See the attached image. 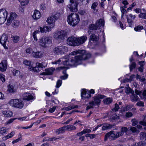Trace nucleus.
Segmentation results:
<instances>
[{
	"mask_svg": "<svg viewBox=\"0 0 146 146\" xmlns=\"http://www.w3.org/2000/svg\"><path fill=\"white\" fill-rule=\"evenodd\" d=\"M7 68V61L4 60L0 63V70L2 71H5Z\"/></svg>",
	"mask_w": 146,
	"mask_h": 146,
	"instance_id": "21",
	"label": "nucleus"
},
{
	"mask_svg": "<svg viewBox=\"0 0 146 146\" xmlns=\"http://www.w3.org/2000/svg\"><path fill=\"white\" fill-rule=\"evenodd\" d=\"M66 130H67V129L66 126H64L62 127L56 129L55 133L57 134H59L64 133Z\"/></svg>",
	"mask_w": 146,
	"mask_h": 146,
	"instance_id": "28",
	"label": "nucleus"
},
{
	"mask_svg": "<svg viewBox=\"0 0 146 146\" xmlns=\"http://www.w3.org/2000/svg\"><path fill=\"white\" fill-rule=\"evenodd\" d=\"M73 108L72 106H69L68 107L64 108L62 109V110H65L67 111L70 110L72 109H73Z\"/></svg>",
	"mask_w": 146,
	"mask_h": 146,
	"instance_id": "56",
	"label": "nucleus"
},
{
	"mask_svg": "<svg viewBox=\"0 0 146 146\" xmlns=\"http://www.w3.org/2000/svg\"><path fill=\"white\" fill-rule=\"evenodd\" d=\"M66 70L63 71L62 72L65 75L64 76H62L60 77V78L63 80L66 79L68 78V75L66 74Z\"/></svg>",
	"mask_w": 146,
	"mask_h": 146,
	"instance_id": "47",
	"label": "nucleus"
},
{
	"mask_svg": "<svg viewBox=\"0 0 146 146\" xmlns=\"http://www.w3.org/2000/svg\"><path fill=\"white\" fill-rule=\"evenodd\" d=\"M142 10L143 11L139 14L138 17L140 19L145 20L146 19V10L144 9H142Z\"/></svg>",
	"mask_w": 146,
	"mask_h": 146,
	"instance_id": "24",
	"label": "nucleus"
},
{
	"mask_svg": "<svg viewBox=\"0 0 146 146\" xmlns=\"http://www.w3.org/2000/svg\"><path fill=\"white\" fill-rule=\"evenodd\" d=\"M3 114L4 117H10L12 116L13 113L10 111H3Z\"/></svg>",
	"mask_w": 146,
	"mask_h": 146,
	"instance_id": "29",
	"label": "nucleus"
},
{
	"mask_svg": "<svg viewBox=\"0 0 146 146\" xmlns=\"http://www.w3.org/2000/svg\"><path fill=\"white\" fill-rule=\"evenodd\" d=\"M90 0H70V3L67 5V7L72 12H76L78 11L77 6L86 5L89 3Z\"/></svg>",
	"mask_w": 146,
	"mask_h": 146,
	"instance_id": "2",
	"label": "nucleus"
},
{
	"mask_svg": "<svg viewBox=\"0 0 146 146\" xmlns=\"http://www.w3.org/2000/svg\"><path fill=\"white\" fill-rule=\"evenodd\" d=\"M38 43L40 45L44 48H46V45L45 41L44 40V37H42L39 39Z\"/></svg>",
	"mask_w": 146,
	"mask_h": 146,
	"instance_id": "30",
	"label": "nucleus"
},
{
	"mask_svg": "<svg viewBox=\"0 0 146 146\" xmlns=\"http://www.w3.org/2000/svg\"><path fill=\"white\" fill-rule=\"evenodd\" d=\"M142 9H141L139 8H136L134 10V11L137 13H141L142 11Z\"/></svg>",
	"mask_w": 146,
	"mask_h": 146,
	"instance_id": "60",
	"label": "nucleus"
},
{
	"mask_svg": "<svg viewBox=\"0 0 146 146\" xmlns=\"http://www.w3.org/2000/svg\"><path fill=\"white\" fill-rule=\"evenodd\" d=\"M44 54V52L42 51H36L35 52L33 51L32 52V55L35 58H40L43 57Z\"/></svg>",
	"mask_w": 146,
	"mask_h": 146,
	"instance_id": "18",
	"label": "nucleus"
},
{
	"mask_svg": "<svg viewBox=\"0 0 146 146\" xmlns=\"http://www.w3.org/2000/svg\"><path fill=\"white\" fill-rule=\"evenodd\" d=\"M7 15V12L5 9L0 10V24H2L5 21Z\"/></svg>",
	"mask_w": 146,
	"mask_h": 146,
	"instance_id": "9",
	"label": "nucleus"
},
{
	"mask_svg": "<svg viewBox=\"0 0 146 146\" xmlns=\"http://www.w3.org/2000/svg\"><path fill=\"white\" fill-rule=\"evenodd\" d=\"M29 0H21V4L22 6H24L28 4Z\"/></svg>",
	"mask_w": 146,
	"mask_h": 146,
	"instance_id": "44",
	"label": "nucleus"
},
{
	"mask_svg": "<svg viewBox=\"0 0 146 146\" xmlns=\"http://www.w3.org/2000/svg\"><path fill=\"white\" fill-rule=\"evenodd\" d=\"M131 100L132 102H136L138 101V96L135 94L131 96Z\"/></svg>",
	"mask_w": 146,
	"mask_h": 146,
	"instance_id": "39",
	"label": "nucleus"
},
{
	"mask_svg": "<svg viewBox=\"0 0 146 146\" xmlns=\"http://www.w3.org/2000/svg\"><path fill=\"white\" fill-rule=\"evenodd\" d=\"M39 32V30H36L35 31H34L33 33V38L35 40L37 41V39L36 37V35Z\"/></svg>",
	"mask_w": 146,
	"mask_h": 146,
	"instance_id": "46",
	"label": "nucleus"
},
{
	"mask_svg": "<svg viewBox=\"0 0 146 146\" xmlns=\"http://www.w3.org/2000/svg\"><path fill=\"white\" fill-rule=\"evenodd\" d=\"M55 70V69L53 67L47 68L45 70V72H43L41 74L43 75H50L52 74L53 72Z\"/></svg>",
	"mask_w": 146,
	"mask_h": 146,
	"instance_id": "15",
	"label": "nucleus"
},
{
	"mask_svg": "<svg viewBox=\"0 0 146 146\" xmlns=\"http://www.w3.org/2000/svg\"><path fill=\"white\" fill-rule=\"evenodd\" d=\"M39 67L38 66L35 67H33L31 66L29 67L28 69L30 71H33L34 72H38L40 71V70L39 69Z\"/></svg>",
	"mask_w": 146,
	"mask_h": 146,
	"instance_id": "33",
	"label": "nucleus"
},
{
	"mask_svg": "<svg viewBox=\"0 0 146 146\" xmlns=\"http://www.w3.org/2000/svg\"><path fill=\"white\" fill-rule=\"evenodd\" d=\"M103 126L102 127V130H104L111 128L113 125H110L108 124H103Z\"/></svg>",
	"mask_w": 146,
	"mask_h": 146,
	"instance_id": "32",
	"label": "nucleus"
},
{
	"mask_svg": "<svg viewBox=\"0 0 146 146\" xmlns=\"http://www.w3.org/2000/svg\"><path fill=\"white\" fill-rule=\"evenodd\" d=\"M80 21L79 16L76 13L71 14L67 17V22L72 27L77 25Z\"/></svg>",
	"mask_w": 146,
	"mask_h": 146,
	"instance_id": "3",
	"label": "nucleus"
},
{
	"mask_svg": "<svg viewBox=\"0 0 146 146\" xmlns=\"http://www.w3.org/2000/svg\"><path fill=\"white\" fill-rule=\"evenodd\" d=\"M81 96L82 99H85L90 97L91 96V94H90L89 91L87 92L86 89H82L81 93Z\"/></svg>",
	"mask_w": 146,
	"mask_h": 146,
	"instance_id": "14",
	"label": "nucleus"
},
{
	"mask_svg": "<svg viewBox=\"0 0 146 146\" xmlns=\"http://www.w3.org/2000/svg\"><path fill=\"white\" fill-rule=\"evenodd\" d=\"M7 129L5 127H3L0 128V133L1 134H4L7 132Z\"/></svg>",
	"mask_w": 146,
	"mask_h": 146,
	"instance_id": "43",
	"label": "nucleus"
},
{
	"mask_svg": "<svg viewBox=\"0 0 146 146\" xmlns=\"http://www.w3.org/2000/svg\"><path fill=\"white\" fill-rule=\"evenodd\" d=\"M67 44L71 46H78L77 38L74 36L69 37L67 39Z\"/></svg>",
	"mask_w": 146,
	"mask_h": 146,
	"instance_id": "11",
	"label": "nucleus"
},
{
	"mask_svg": "<svg viewBox=\"0 0 146 146\" xmlns=\"http://www.w3.org/2000/svg\"><path fill=\"white\" fill-rule=\"evenodd\" d=\"M13 74L14 76H18L20 73V72L18 70H14L13 72Z\"/></svg>",
	"mask_w": 146,
	"mask_h": 146,
	"instance_id": "54",
	"label": "nucleus"
},
{
	"mask_svg": "<svg viewBox=\"0 0 146 146\" xmlns=\"http://www.w3.org/2000/svg\"><path fill=\"white\" fill-rule=\"evenodd\" d=\"M143 28V27L142 26H138L136 27H135L134 29V30L136 31H140Z\"/></svg>",
	"mask_w": 146,
	"mask_h": 146,
	"instance_id": "48",
	"label": "nucleus"
},
{
	"mask_svg": "<svg viewBox=\"0 0 146 146\" xmlns=\"http://www.w3.org/2000/svg\"><path fill=\"white\" fill-rule=\"evenodd\" d=\"M17 119V118H12V119H10L8 121H7V124H9L11 123L12 122H13V121Z\"/></svg>",
	"mask_w": 146,
	"mask_h": 146,
	"instance_id": "58",
	"label": "nucleus"
},
{
	"mask_svg": "<svg viewBox=\"0 0 146 146\" xmlns=\"http://www.w3.org/2000/svg\"><path fill=\"white\" fill-rule=\"evenodd\" d=\"M44 40L45 41L46 48L52 43V38L50 36L44 37Z\"/></svg>",
	"mask_w": 146,
	"mask_h": 146,
	"instance_id": "22",
	"label": "nucleus"
},
{
	"mask_svg": "<svg viewBox=\"0 0 146 146\" xmlns=\"http://www.w3.org/2000/svg\"><path fill=\"white\" fill-rule=\"evenodd\" d=\"M98 4L97 2H94L93 3L91 6V8L94 9L96 7Z\"/></svg>",
	"mask_w": 146,
	"mask_h": 146,
	"instance_id": "59",
	"label": "nucleus"
},
{
	"mask_svg": "<svg viewBox=\"0 0 146 146\" xmlns=\"http://www.w3.org/2000/svg\"><path fill=\"white\" fill-rule=\"evenodd\" d=\"M24 64L27 66H31V64L30 61H29L27 60H25L23 62Z\"/></svg>",
	"mask_w": 146,
	"mask_h": 146,
	"instance_id": "50",
	"label": "nucleus"
},
{
	"mask_svg": "<svg viewBox=\"0 0 146 146\" xmlns=\"http://www.w3.org/2000/svg\"><path fill=\"white\" fill-rule=\"evenodd\" d=\"M23 100L29 101L32 100L33 96L29 93H25L23 95Z\"/></svg>",
	"mask_w": 146,
	"mask_h": 146,
	"instance_id": "17",
	"label": "nucleus"
},
{
	"mask_svg": "<svg viewBox=\"0 0 146 146\" xmlns=\"http://www.w3.org/2000/svg\"><path fill=\"white\" fill-rule=\"evenodd\" d=\"M60 13H57L54 15H52L48 17L46 22L49 24L54 23L55 21L60 17Z\"/></svg>",
	"mask_w": 146,
	"mask_h": 146,
	"instance_id": "10",
	"label": "nucleus"
},
{
	"mask_svg": "<svg viewBox=\"0 0 146 146\" xmlns=\"http://www.w3.org/2000/svg\"><path fill=\"white\" fill-rule=\"evenodd\" d=\"M32 17L35 19H39L40 17V12L37 10H35L32 15Z\"/></svg>",
	"mask_w": 146,
	"mask_h": 146,
	"instance_id": "26",
	"label": "nucleus"
},
{
	"mask_svg": "<svg viewBox=\"0 0 146 146\" xmlns=\"http://www.w3.org/2000/svg\"><path fill=\"white\" fill-rule=\"evenodd\" d=\"M121 10V12L122 15L121 18H123L124 15L126 13V11L125 9H124L123 7H120Z\"/></svg>",
	"mask_w": 146,
	"mask_h": 146,
	"instance_id": "51",
	"label": "nucleus"
},
{
	"mask_svg": "<svg viewBox=\"0 0 146 146\" xmlns=\"http://www.w3.org/2000/svg\"><path fill=\"white\" fill-rule=\"evenodd\" d=\"M120 137L118 132L116 134L113 133V131H111L106 134L105 136L104 140L106 141L108 139L111 140H114Z\"/></svg>",
	"mask_w": 146,
	"mask_h": 146,
	"instance_id": "8",
	"label": "nucleus"
},
{
	"mask_svg": "<svg viewBox=\"0 0 146 146\" xmlns=\"http://www.w3.org/2000/svg\"><path fill=\"white\" fill-rule=\"evenodd\" d=\"M0 78L2 82H4L5 81V79L4 77V76L3 74H0Z\"/></svg>",
	"mask_w": 146,
	"mask_h": 146,
	"instance_id": "62",
	"label": "nucleus"
},
{
	"mask_svg": "<svg viewBox=\"0 0 146 146\" xmlns=\"http://www.w3.org/2000/svg\"><path fill=\"white\" fill-rule=\"evenodd\" d=\"M87 37L85 36L80 37L77 38L78 46L83 44L87 40Z\"/></svg>",
	"mask_w": 146,
	"mask_h": 146,
	"instance_id": "20",
	"label": "nucleus"
},
{
	"mask_svg": "<svg viewBox=\"0 0 146 146\" xmlns=\"http://www.w3.org/2000/svg\"><path fill=\"white\" fill-rule=\"evenodd\" d=\"M135 92L137 95H138L140 96L141 97L142 95V92H141L135 89Z\"/></svg>",
	"mask_w": 146,
	"mask_h": 146,
	"instance_id": "61",
	"label": "nucleus"
},
{
	"mask_svg": "<svg viewBox=\"0 0 146 146\" xmlns=\"http://www.w3.org/2000/svg\"><path fill=\"white\" fill-rule=\"evenodd\" d=\"M62 81L60 80H58L56 82V88H59L61 85Z\"/></svg>",
	"mask_w": 146,
	"mask_h": 146,
	"instance_id": "52",
	"label": "nucleus"
},
{
	"mask_svg": "<svg viewBox=\"0 0 146 146\" xmlns=\"http://www.w3.org/2000/svg\"><path fill=\"white\" fill-rule=\"evenodd\" d=\"M7 41V36L5 34H3L0 40L1 43L3 45L4 48L6 49H7L8 47L6 45V43Z\"/></svg>",
	"mask_w": 146,
	"mask_h": 146,
	"instance_id": "12",
	"label": "nucleus"
},
{
	"mask_svg": "<svg viewBox=\"0 0 146 146\" xmlns=\"http://www.w3.org/2000/svg\"><path fill=\"white\" fill-rule=\"evenodd\" d=\"M19 22L17 20H14L13 21V23L12 24V26L14 27H16L19 25Z\"/></svg>",
	"mask_w": 146,
	"mask_h": 146,
	"instance_id": "41",
	"label": "nucleus"
},
{
	"mask_svg": "<svg viewBox=\"0 0 146 146\" xmlns=\"http://www.w3.org/2000/svg\"><path fill=\"white\" fill-rule=\"evenodd\" d=\"M65 35L66 33L64 31H57L54 33L53 37L55 39L61 41L64 39Z\"/></svg>",
	"mask_w": 146,
	"mask_h": 146,
	"instance_id": "5",
	"label": "nucleus"
},
{
	"mask_svg": "<svg viewBox=\"0 0 146 146\" xmlns=\"http://www.w3.org/2000/svg\"><path fill=\"white\" fill-rule=\"evenodd\" d=\"M131 121L132 123V125L133 126H135L138 123V121L135 119H133Z\"/></svg>",
	"mask_w": 146,
	"mask_h": 146,
	"instance_id": "53",
	"label": "nucleus"
},
{
	"mask_svg": "<svg viewBox=\"0 0 146 146\" xmlns=\"http://www.w3.org/2000/svg\"><path fill=\"white\" fill-rule=\"evenodd\" d=\"M9 103L13 107L20 109L22 108L24 106L23 102L17 99L10 100Z\"/></svg>",
	"mask_w": 146,
	"mask_h": 146,
	"instance_id": "4",
	"label": "nucleus"
},
{
	"mask_svg": "<svg viewBox=\"0 0 146 146\" xmlns=\"http://www.w3.org/2000/svg\"><path fill=\"white\" fill-rule=\"evenodd\" d=\"M67 51L68 48L67 47L63 45L58 46L53 49L54 53L56 54H63L65 52H67Z\"/></svg>",
	"mask_w": 146,
	"mask_h": 146,
	"instance_id": "7",
	"label": "nucleus"
},
{
	"mask_svg": "<svg viewBox=\"0 0 146 146\" xmlns=\"http://www.w3.org/2000/svg\"><path fill=\"white\" fill-rule=\"evenodd\" d=\"M71 55L78 54L74 57L66 56L58 60L52 62L53 64H59L60 62L65 65L76 66L81 64V61L87 59L91 56V54L87 53L84 50L75 51L70 53Z\"/></svg>",
	"mask_w": 146,
	"mask_h": 146,
	"instance_id": "1",
	"label": "nucleus"
},
{
	"mask_svg": "<svg viewBox=\"0 0 146 146\" xmlns=\"http://www.w3.org/2000/svg\"><path fill=\"white\" fill-rule=\"evenodd\" d=\"M90 40L95 41H97L98 40V38L97 35L94 34H92L90 36Z\"/></svg>",
	"mask_w": 146,
	"mask_h": 146,
	"instance_id": "38",
	"label": "nucleus"
},
{
	"mask_svg": "<svg viewBox=\"0 0 146 146\" xmlns=\"http://www.w3.org/2000/svg\"><path fill=\"white\" fill-rule=\"evenodd\" d=\"M32 51V49L30 48H27L26 50V52L27 53L30 54Z\"/></svg>",
	"mask_w": 146,
	"mask_h": 146,
	"instance_id": "63",
	"label": "nucleus"
},
{
	"mask_svg": "<svg viewBox=\"0 0 146 146\" xmlns=\"http://www.w3.org/2000/svg\"><path fill=\"white\" fill-rule=\"evenodd\" d=\"M113 100L111 98H108L103 100L104 103L106 104H109L112 102Z\"/></svg>",
	"mask_w": 146,
	"mask_h": 146,
	"instance_id": "36",
	"label": "nucleus"
},
{
	"mask_svg": "<svg viewBox=\"0 0 146 146\" xmlns=\"http://www.w3.org/2000/svg\"><path fill=\"white\" fill-rule=\"evenodd\" d=\"M127 131V127H122L121 128V131L118 132V133L119 135V136L120 137L122 136L125 132H126Z\"/></svg>",
	"mask_w": 146,
	"mask_h": 146,
	"instance_id": "35",
	"label": "nucleus"
},
{
	"mask_svg": "<svg viewBox=\"0 0 146 146\" xmlns=\"http://www.w3.org/2000/svg\"><path fill=\"white\" fill-rule=\"evenodd\" d=\"M51 30L50 27L48 26H44L43 27H40V31L42 33L44 32L46 33L50 31Z\"/></svg>",
	"mask_w": 146,
	"mask_h": 146,
	"instance_id": "27",
	"label": "nucleus"
},
{
	"mask_svg": "<svg viewBox=\"0 0 146 146\" xmlns=\"http://www.w3.org/2000/svg\"><path fill=\"white\" fill-rule=\"evenodd\" d=\"M119 108V105L116 103L115 104V107L112 109V110L115 112L118 111Z\"/></svg>",
	"mask_w": 146,
	"mask_h": 146,
	"instance_id": "49",
	"label": "nucleus"
},
{
	"mask_svg": "<svg viewBox=\"0 0 146 146\" xmlns=\"http://www.w3.org/2000/svg\"><path fill=\"white\" fill-rule=\"evenodd\" d=\"M36 65L37 66L41 68H45L47 66L46 63L45 62H42L41 63L37 62L36 63Z\"/></svg>",
	"mask_w": 146,
	"mask_h": 146,
	"instance_id": "37",
	"label": "nucleus"
},
{
	"mask_svg": "<svg viewBox=\"0 0 146 146\" xmlns=\"http://www.w3.org/2000/svg\"><path fill=\"white\" fill-rule=\"evenodd\" d=\"M137 146H146V142H139L137 143Z\"/></svg>",
	"mask_w": 146,
	"mask_h": 146,
	"instance_id": "55",
	"label": "nucleus"
},
{
	"mask_svg": "<svg viewBox=\"0 0 146 146\" xmlns=\"http://www.w3.org/2000/svg\"><path fill=\"white\" fill-rule=\"evenodd\" d=\"M8 89L7 91L9 93H14L16 91L15 86L13 84H9L7 86Z\"/></svg>",
	"mask_w": 146,
	"mask_h": 146,
	"instance_id": "23",
	"label": "nucleus"
},
{
	"mask_svg": "<svg viewBox=\"0 0 146 146\" xmlns=\"http://www.w3.org/2000/svg\"><path fill=\"white\" fill-rule=\"evenodd\" d=\"M15 133L14 131H12L7 135L3 137L2 139L3 140H6L9 138H11L15 135Z\"/></svg>",
	"mask_w": 146,
	"mask_h": 146,
	"instance_id": "31",
	"label": "nucleus"
},
{
	"mask_svg": "<svg viewBox=\"0 0 146 146\" xmlns=\"http://www.w3.org/2000/svg\"><path fill=\"white\" fill-rule=\"evenodd\" d=\"M127 91L128 92V93H130L132 95H133L134 94V92L133 90H132L131 88H127Z\"/></svg>",
	"mask_w": 146,
	"mask_h": 146,
	"instance_id": "64",
	"label": "nucleus"
},
{
	"mask_svg": "<svg viewBox=\"0 0 146 146\" xmlns=\"http://www.w3.org/2000/svg\"><path fill=\"white\" fill-rule=\"evenodd\" d=\"M17 16V15L15 13H10L9 17L7 19V24L8 25H10L12 21L15 20Z\"/></svg>",
	"mask_w": 146,
	"mask_h": 146,
	"instance_id": "13",
	"label": "nucleus"
},
{
	"mask_svg": "<svg viewBox=\"0 0 146 146\" xmlns=\"http://www.w3.org/2000/svg\"><path fill=\"white\" fill-rule=\"evenodd\" d=\"M104 21L103 19H100L96 22L95 24L98 29H100L102 27L104 26Z\"/></svg>",
	"mask_w": 146,
	"mask_h": 146,
	"instance_id": "19",
	"label": "nucleus"
},
{
	"mask_svg": "<svg viewBox=\"0 0 146 146\" xmlns=\"http://www.w3.org/2000/svg\"><path fill=\"white\" fill-rule=\"evenodd\" d=\"M89 29V30L88 31V33L89 35L93 32V30H95L98 29L95 24L90 25Z\"/></svg>",
	"mask_w": 146,
	"mask_h": 146,
	"instance_id": "25",
	"label": "nucleus"
},
{
	"mask_svg": "<svg viewBox=\"0 0 146 146\" xmlns=\"http://www.w3.org/2000/svg\"><path fill=\"white\" fill-rule=\"evenodd\" d=\"M135 17L136 16L135 15H132L131 14H130L127 16V21L129 24L130 27H131L133 21L134 20Z\"/></svg>",
	"mask_w": 146,
	"mask_h": 146,
	"instance_id": "16",
	"label": "nucleus"
},
{
	"mask_svg": "<svg viewBox=\"0 0 146 146\" xmlns=\"http://www.w3.org/2000/svg\"><path fill=\"white\" fill-rule=\"evenodd\" d=\"M12 38V40L14 43H17L19 40V37L18 36H14Z\"/></svg>",
	"mask_w": 146,
	"mask_h": 146,
	"instance_id": "45",
	"label": "nucleus"
},
{
	"mask_svg": "<svg viewBox=\"0 0 146 146\" xmlns=\"http://www.w3.org/2000/svg\"><path fill=\"white\" fill-rule=\"evenodd\" d=\"M136 66V64L134 62H132L131 64L129 65V68L130 71H132L133 69L135 68Z\"/></svg>",
	"mask_w": 146,
	"mask_h": 146,
	"instance_id": "42",
	"label": "nucleus"
},
{
	"mask_svg": "<svg viewBox=\"0 0 146 146\" xmlns=\"http://www.w3.org/2000/svg\"><path fill=\"white\" fill-rule=\"evenodd\" d=\"M67 130L68 131H71L75 130L76 129V126L72 125H68L66 126Z\"/></svg>",
	"mask_w": 146,
	"mask_h": 146,
	"instance_id": "34",
	"label": "nucleus"
},
{
	"mask_svg": "<svg viewBox=\"0 0 146 146\" xmlns=\"http://www.w3.org/2000/svg\"><path fill=\"white\" fill-rule=\"evenodd\" d=\"M119 118V116L116 114L113 115L111 117V119L113 120L117 119Z\"/></svg>",
	"mask_w": 146,
	"mask_h": 146,
	"instance_id": "57",
	"label": "nucleus"
},
{
	"mask_svg": "<svg viewBox=\"0 0 146 146\" xmlns=\"http://www.w3.org/2000/svg\"><path fill=\"white\" fill-rule=\"evenodd\" d=\"M105 97L104 96L98 94L94 96L93 97L94 100L90 102L89 104L92 105L94 106L96 105H98L100 103L101 101L100 99L104 98Z\"/></svg>",
	"mask_w": 146,
	"mask_h": 146,
	"instance_id": "6",
	"label": "nucleus"
},
{
	"mask_svg": "<svg viewBox=\"0 0 146 146\" xmlns=\"http://www.w3.org/2000/svg\"><path fill=\"white\" fill-rule=\"evenodd\" d=\"M141 139L146 140V132H141L140 134Z\"/></svg>",
	"mask_w": 146,
	"mask_h": 146,
	"instance_id": "40",
	"label": "nucleus"
}]
</instances>
